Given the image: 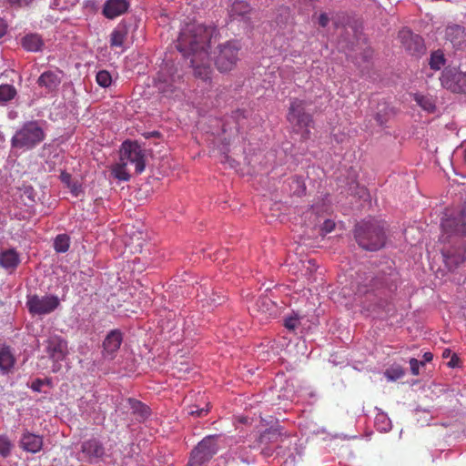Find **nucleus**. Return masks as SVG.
Segmentation results:
<instances>
[{"label": "nucleus", "instance_id": "nucleus-1", "mask_svg": "<svg viewBox=\"0 0 466 466\" xmlns=\"http://www.w3.org/2000/svg\"><path fill=\"white\" fill-rule=\"evenodd\" d=\"M217 30L202 24H187L180 31L177 48L185 57H190L196 77L208 81L212 69L209 66L208 48Z\"/></svg>", "mask_w": 466, "mask_h": 466}, {"label": "nucleus", "instance_id": "nucleus-2", "mask_svg": "<svg viewBox=\"0 0 466 466\" xmlns=\"http://www.w3.org/2000/svg\"><path fill=\"white\" fill-rule=\"evenodd\" d=\"M43 125L44 123L38 120L25 122L12 137V147L27 151L40 145L46 138Z\"/></svg>", "mask_w": 466, "mask_h": 466}, {"label": "nucleus", "instance_id": "nucleus-3", "mask_svg": "<svg viewBox=\"0 0 466 466\" xmlns=\"http://www.w3.org/2000/svg\"><path fill=\"white\" fill-rule=\"evenodd\" d=\"M354 234L359 246L369 251H376L385 244L384 228L375 221H366L358 224Z\"/></svg>", "mask_w": 466, "mask_h": 466}, {"label": "nucleus", "instance_id": "nucleus-4", "mask_svg": "<svg viewBox=\"0 0 466 466\" xmlns=\"http://www.w3.org/2000/svg\"><path fill=\"white\" fill-rule=\"evenodd\" d=\"M309 105L306 100L293 98L290 101L287 119L297 133H301L303 139L309 138L310 128L313 127V116L306 112Z\"/></svg>", "mask_w": 466, "mask_h": 466}, {"label": "nucleus", "instance_id": "nucleus-5", "mask_svg": "<svg viewBox=\"0 0 466 466\" xmlns=\"http://www.w3.org/2000/svg\"><path fill=\"white\" fill-rule=\"evenodd\" d=\"M218 51L215 58V64L220 72L232 70L238 60L240 49L238 42L228 41L218 47Z\"/></svg>", "mask_w": 466, "mask_h": 466}, {"label": "nucleus", "instance_id": "nucleus-6", "mask_svg": "<svg viewBox=\"0 0 466 466\" xmlns=\"http://www.w3.org/2000/svg\"><path fill=\"white\" fill-rule=\"evenodd\" d=\"M120 161L126 165H134L137 174H141L146 167L144 150L137 142L126 141L120 150Z\"/></svg>", "mask_w": 466, "mask_h": 466}, {"label": "nucleus", "instance_id": "nucleus-7", "mask_svg": "<svg viewBox=\"0 0 466 466\" xmlns=\"http://www.w3.org/2000/svg\"><path fill=\"white\" fill-rule=\"evenodd\" d=\"M180 76L176 73L173 66L165 65L154 78V85L166 96H171L177 88Z\"/></svg>", "mask_w": 466, "mask_h": 466}, {"label": "nucleus", "instance_id": "nucleus-8", "mask_svg": "<svg viewBox=\"0 0 466 466\" xmlns=\"http://www.w3.org/2000/svg\"><path fill=\"white\" fill-rule=\"evenodd\" d=\"M217 451L216 437L211 435L208 436L192 451L187 466H203Z\"/></svg>", "mask_w": 466, "mask_h": 466}, {"label": "nucleus", "instance_id": "nucleus-9", "mask_svg": "<svg viewBox=\"0 0 466 466\" xmlns=\"http://www.w3.org/2000/svg\"><path fill=\"white\" fill-rule=\"evenodd\" d=\"M441 228L448 237L466 238V207L447 215V218L441 222Z\"/></svg>", "mask_w": 466, "mask_h": 466}, {"label": "nucleus", "instance_id": "nucleus-10", "mask_svg": "<svg viewBox=\"0 0 466 466\" xmlns=\"http://www.w3.org/2000/svg\"><path fill=\"white\" fill-rule=\"evenodd\" d=\"M60 302L56 296H37L28 297L26 307L33 315H46L53 312L59 306Z\"/></svg>", "mask_w": 466, "mask_h": 466}, {"label": "nucleus", "instance_id": "nucleus-11", "mask_svg": "<svg viewBox=\"0 0 466 466\" xmlns=\"http://www.w3.org/2000/svg\"><path fill=\"white\" fill-rule=\"evenodd\" d=\"M445 38L458 50H466V28L459 25H450L445 29Z\"/></svg>", "mask_w": 466, "mask_h": 466}, {"label": "nucleus", "instance_id": "nucleus-12", "mask_svg": "<svg viewBox=\"0 0 466 466\" xmlns=\"http://www.w3.org/2000/svg\"><path fill=\"white\" fill-rule=\"evenodd\" d=\"M46 352L55 361L64 360L67 352V342L60 336H50L46 340Z\"/></svg>", "mask_w": 466, "mask_h": 466}, {"label": "nucleus", "instance_id": "nucleus-13", "mask_svg": "<svg viewBox=\"0 0 466 466\" xmlns=\"http://www.w3.org/2000/svg\"><path fill=\"white\" fill-rule=\"evenodd\" d=\"M442 86L454 93L466 94V73L446 72L441 78Z\"/></svg>", "mask_w": 466, "mask_h": 466}, {"label": "nucleus", "instance_id": "nucleus-14", "mask_svg": "<svg viewBox=\"0 0 466 466\" xmlns=\"http://www.w3.org/2000/svg\"><path fill=\"white\" fill-rule=\"evenodd\" d=\"M130 4L127 0H106L102 14L107 19H115L127 12Z\"/></svg>", "mask_w": 466, "mask_h": 466}, {"label": "nucleus", "instance_id": "nucleus-15", "mask_svg": "<svg viewBox=\"0 0 466 466\" xmlns=\"http://www.w3.org/2000/svg\"><path fill=\"white\" fill-rule=\"evenodd\" d=\"M398 36L405 49L412 54L419 53L423 48L421 37L409 29L400 30Z\"/></svg>", "mask_w": 466, "mask_h": 466}, {"label": "nucleus", "instance_id": "nucleus-16", "mask_svg": "<svg viewBox=\"0 0 466 466\" xmlns=\"http://www.w3.org/2000/svg\"><path fill=\"white\" fill-rule=\"evenodd\" d=\"M122 340V333L119 330L114 329L110 331L103 342L104 356L108 359H113L120 348Z\"/></svg>", "mask_w": 466, "mask_h": 466}, {"label": "nucleus", "instance_id": "nucleus-17", "mask_svg": "<svg viewBox=\"0 0 466 466\" xmlns=\"http://www.w3.org/2000/svg\"><path fill=\"white\" fill-rule=\"evenodd\" d=\"M20 446L25 451L36 453L42 450L43 438L40 435L25 431L21 438Z\"/></svg>", "mask_w": 466, "mask_h": 466}, {"label": "nucleus", "instance_id": "nucleus-18", "mask_svg": "<svg viewBox=\"0 0 466 466\" xmlns=\"http://www.w3.org/2000/svg\"><path fill=\"white\" fill-rule=\"evenodd\" d=\"M82 452L87 457L89 461L102 458L105 454V448L102 443L96 440L91 439L82 444Z\"/></svg>", "mask_w": 466, "mask_h": 466}, {"label": "nucleus", "instance_id": "nucleus-19", "mask_svg": "<svg viewBox=\"0 0 466 466\" xmlns=\"http://www.w3.org/2000/svg\"><path fill=\"white\" fill-rule=\"evenodd\" d=\"M462 246L461 248L449 250L443 254L445 263L450 269L457 268L466 260V243L463 242Z\"/></svg>", "mask_w": 466, "mask_h": 466}, {"label": "nucleus", "instance_id": "nucleus-20", "mask_svg": "<svg viewBox=\"0 0 466 466\" xmlns=\"http://www.w3.org/2000/svg\"><path fill=\"white\" fill-rule=\"evenodd\" d=\"M15 364V358L11 348L5 343H0V370L3 373L9 372Z\"/></svg>", "mask_w": 466, "mask_h": 466}, {"label": "nucleus", "instance_id": "nucleus-21", "mask_svg": "<svg viewBox=\"0 0 466 466\" xmlns=\"http://www.w3.org/2000/svg\"><path fill=\"white\" fill-rule=\"evenodd\" d=\"M37 83L40 86L46 87L50 92L58 87L61 78L56 72L46 71L38 77Z\"/></svg>", "mask_w": 466, "mask_h": 466}, {"label": "nucleus", "instance_id": "nucleus-22", "mask_svg": "<svg viewBox=\"0 0 466 466\" xmlns=\"http://www.w3.org/2000/svg\"><path fill=\"white\" fill-rule=\"evenodd\" d=\"M282 437L283 433L281 431V429L269 428L259 435L258 442L259 446L271 445L274 443H278L279 441H282Z\"/></svg>", "mask_w": 466, "mask_h": 466}, {"label": "nucleus", "instance_id": "nucleus-23", "mask_svg": "<svg viewBox=\"0 0 466 466\" xmlns=\"http://www.w3.org/2000/svg\"><path fill=\"white\" fill-rule=\"evenodd\" d=\"M21 45L28 52H38L42 50L44 41L38 34L30 33L21 39Z\"/></svg>", "mask_w": 466, "mask_h": 466}, {"label": "nucleus", "instance_id": "nucleus-24", "mask_svg": "<svg viewBox=\"0 0 466 466\" xmlns=\"http://www.w3.org/2000/svg\"><path fill=\"white\" fill-rule=\"evenodd\" d=\"M20 263L18 253L13 249H6L0 253V266L5 269H15Z\"/></svg>", "mask_w": 466, "mask_h": 466}, {"label": "nucleus", "instance_id": "nucleus-25", "mask_svg": "<svg viewBox=\"0 0 466 466\" xmlns=\"http://www.w3.org/2000/svg\"><path fill=\"white\" fill-rule=\"evenodd\" d=\"M251 11L249 5L244 0L235 1L229 9V15L232 19L245 18Z\"/></svg>", "mask_w": 466, "mask_h": 466}, {"label": "nucleus", "instance_id": "nucleus-26", "mask_svg": "<svg viewBox=\"0 0 466 466\" xmlns=\"http://www.w3.org/2000/svg\"><path fill=\"white\" fill-rule=\"evenodd\" d=\"M127 34L126 25H117L110 35V46L113 47H122L127 40Z\"/></svg>", "mask_w": 466, "mask_h": 466}, {"label": "nucleus", "instance_id": "nucleus-27", "mask_svg": "<svg viewBox=\"0 0 466 466\" xmlns=\"http://www.w3.org/2000/svg\"><path fill=\"white\" fill-rule=\"evenodd\" d=\"M16 88L13 85H0V106H6L16 96Z\"/></svg>", "mask_w": 466, "mask_h": 466}, {"label": "nucleus", "instance_id": "nucleus-28", "mask_svg": "<svg viewBox=\"0 0 466 466\" xmlns=\"http://www.w3.org/2000/svg\"><path fill=\"white\" fill-rule=\"evenodd\" d=\"M414 100L425 111L432 113L435 111V103L431 96H424L420 94L414 95Z\"/></svg>", "mask_w": 466, "mask_h": 466}, {"label": "nucleus", "instance_id": "nucleus-29", "mask_svg": "<svg viewBox=\"0 0 466 466\" xmlns=\"http://www.w3.org/2000/svg\"><path fill=\"white\" fill-rule=\"evenodd\" d=\"M386 285L385 281L381 278H370L369 284H360L357 291L360 294H365L370 291L368 287H370V290L379 289Z\"/></svg>", "mask_w": 466, "mask_h": 466}, {"label": "nucleus", "instance_id": "nucleus-30", "mask_svg": "<svg viewBox=\"0 0 466 466\" xmlns=\"http://www.w3.org/2000/svg\"><path fill=\"white\" fill-rule=\"evenodd\" d=\"M70 247V238L66 234H59L54 240V248L57 253H65Z\"/></svg>", "mask_w": 466, "mask_h": 466}, {"label": "nucleus", "instance_id": "nucleus-31", "mask_svg": "<svg viewBox=\"0 0 466 466\" xmlns=\"http://www.w3.org/2000/svg\"><path fill=\"white\" fill-rule=\"evenodd\" d=\"M384 375L389 380L395 381L405 375V370L400 364H392L385 370Z\"/></svg>", "mask_w": 466, "mask_h": 466}, {"label": "nucleus", "instance_id": "nucleus-32", "mask_svg": "<svg viewBox=\"0 0 466 466\" xmlns=\"http://www.w3.org/2000/svg\"><path fill=\"white\" fill-rule=\"evenodd\" d=\"M129 401L134 413L137 414L140 420H145L148 417L150 412L147 405L136 400H129Z\"/></svg>", "mask_w": 466, "mask_h": 466}, {"label": "nucleus", "instance_id": "nucleus-33", "mask_svg": "<svg viewBox=\"0 0 466 466\" xmlns=\"http://www.w3.org/2000/svg\"><path fill=\"white\" fill-rule=\"evenodd\" d=\"M127 165L119 160V163H117L112 169L114 177L122 181H128L130 175L127 169Z\"/></svg>", "mask_w": 466, "mask_h": 466}, {"label": "nucleus", "instance_id": "nucleus-34", "mask_svg": "<svg viewBox=\"0 0 466 466\" xmlns=\"http://www.w3.org/2000/svg\"><path fill=\"white\" fill-rule=\"evenodd\" d=\"M96 82L102 87H107L111 85L112 77L108 71L101 70L96 74Z\"/></svg>", "mask_w": 466, "mask_h": 466}, {"label": "nucleus", "instance_id": "nucleus-35", "mask_svg": "<svg viewBox=\"0 0 466 466\" xmlns=\"http://www.w3.org/2000/svg\"><path fill=\"white\" fill-rule=\"evenodd\" d=\"M12 444L7 437H0V455L7 457L11 452Z\"/></svg>", "mask_w": 466, "mask_h": 466}, {"label": "nucleus", "instance_id": "nucleus-36", "mask_svg": "<svg viewBox=\"0 0 466 466\" xmlns=\"http://www.w3.org/2000/svg\"><path fill=\"white\" fill-rule=\"evenodd\" d=\"M444 62L443 55L436 52L431 55L430 65L432 69L438 70L444 65Z\"/></svg>", "mask_w": 466, "mask_h": 466}, {"label": "nucleus", "instance_id": "nucleus-37", "mask_svg": "<svg viewBox=\"0 0 466 466\" xmlns=\"http://www.w3.org/2000/svg\"><path fill=\"white\" fill-rule=\"evenodd\" d=\"M299 324L300 321L298 316H290L284 319L285 328L291 331L295 330Z\"/></svg>", "mask_w": 466, "mask_h": 466}, {"label": "nucleus", "instance_id": "nucleus-38", "mask_svg": "<svg viewBox=\"0 0 466 466\" xmlns=\"http://www.w3.org/2000/svg\"><path fill=\"white\" fill-rule=\"evenodd\" d=\"M209 412L208 405H207L206 408L198 409L197 407H190L187 410V413L189 415L195 416V417H204Z\"/></svg>", "mask_w": 466, "mask_h": 466}, {"label": "nucleus", "instance_id": "nucleus-39", "mask_svg": "<svg viewBox=\"0 0 466 466\" xmlns=\"http://www.w3.org/2000/svg\"><path fill=\"white\" fill-rule=\"evenodd\" d=\"M259 310L267 311L273 306V302L268 298H259L256 303Z\"/></svg>", "mask_w": 466, "mask_h": 466}, {"label": "nucleus", "instance_id": "nucleus-40", "mask_svg": "<svg viewBox=\"0 0 466 466\" xmlns=\"http://www.w3.org/2000/svg\"><path fill=\"white\" fill-rule=\"evenodd\" d=\"M335 228V222L331 219H326L320 228L322 235L330 233Z\"/></svg>", "mask_w": 466, "mask_h": 466}, {"label": "nucleus", "instance_id": "nucleus-41", "mask_svg": "<svg viewBox=\"0 0 466 466\" xmlns=\"http://www.w3.org/2000/svg\"><path fill=\"white\" fill-rule=\"evenodd\" d=\"M420 365H423L422 361H419L417 359L414 358H411L410 360V371L412 375H419Z\"/></svg>", "mask_w": 466, "mask_h": 466}, {"label": "nucleus", "instance_id": "nucleus-42", "mask_svg": "<svg viewBox=\"0 0 466 466\" xmlns=\"http://www.w3.org/2000/svg\"><path fill=\"white\" fill-rule=\"evenodd\" d=\"M7 24L6 22L0 17V38H2L7 32Z\"/></svg>", "mask_w": 466, "mask_h": 466}, {"label": "nucleus", "instance_id": "nucleus-43", "mask_svg": "<svg viewBox=\"0 0 466 466\" xmlns=\"http://www.w3.org/2000/svg\"><path fill=\"white\" fill-rule=\"evenodd\" d=\"M274 449L270 447V445L261 446V453L266 456L269 457L273 454Z\"/></svg>", "mask_w": 466, "mask_h": 466}, {"label": "nucleus", "instance_id": "nucleus-44", "mask_svg": "<svg viewBox=\"0 0 466 466\" xmlns=\"http://www.w3.org/2000/svg\"><path fill=\"white\" fill-rule=\"evenodd\" d=\"M329 17L326 14H321L319 17V24L320 26L325 27L329 24Z\"/></svg>", "mask_w": 466, "mask_h": 466}, {"label": "nucleus", "instance_id": "nucleus-45", "mask_svg": "<svg viewBox=\"0 0 466 466\" xmlns=\"http://www.w3.org/2000/svg\"><path fill=\"white\" fill-rule=\"evenodd\" d=\"M460 359L456 354H453L448 365L451 368L457 367L459 365Z\"/></svg>", "mask_w": 466, "mask_h": 466}, {"label": "nucleus", "instance_id": "nucleus-46", "mask_svg": "<svg viewBox=\"0 0 466 466\" xmlns=\"http://www.w3.org/2000/svg\"><path fill=\"white\" fill-rule=\"evenodd\" d=\"M42 386V380H36L32 383L31 389L35 391H40Z\"/></svg>", "mask_w": 466, "mask_h": 466}, {"label": "nucleus", "instance_id": "nucleus-47", "mask_svg": "<svg viewBox=\"0 0 466 466\" xmlns=\"http://www.w3.org/2000/svg\"><path fill=\"white\" fill-rule=\"evenodd\" d=\"M432 359H433V355H432V353H431V352H425V353L423 354V361H422V362H423V363H424V362H430V361H431V360H432Z\"/></svg>", "mask_w": 466, "mask_h": 466}, {"label": "nucleus", "instance_id": "nucleus-48", "mask_svg": "<svg viewBox=\"0 0 466 466\" xmlns=\"http://www.w3.org/2000/svg\"><path fill=\"white\" fill-rule=\"evenodd\" d=\"M6 2L12 6L20 7L22 5V0H6Z\"/></svg>", "mask_w": 466, "mask_h": 466}, {"label": "nucleus", "instance_id": "nucleus-49", "mask_svg": "<svg viewBox=\"0 0 466 466\" xmlns=\"http://www.w3.org/2000/svg\"><path fill=\"white\" fill-rule=\"evenodd\" d=\"M70 178H71L70 174H68L66 172H62L61 173V179H62L63 182L68 183Z\"/></svg>", "mask_w": 466, "mask_h": 466}, {"label": "nucleus", "instance_id": "nucleus-50", "mask_svg": "<svg viewBox=\"0 0 466 466\" xmlns=\"http://www.w3.org/2000/svg\"><path fill=\"white\" fill-rule=\"evenodd\" d=\"M159 135H160V134H159L157 131H153V132L146 133V134H145V137H146L147 138L153 137H159Z\"/></svg>", "mask_w": 466, "mask_h": 466}, {"label": "nucleus", "instance_id": "nucleus-51", "mask_svg": "<svg viewBox=\"0 0 466 466\" xmlns=\"http://www.w3.org/2000/svg\"><path fill=\"white\" fill-rule=\"evenodd\" d=\"M451 355V350L449 349H446L443 353H442V357L443 358H448L449 356Z\"/></svg>", "mask_w": 466, "mask_h": 466}, {"label": "nucleus", "instance_id": "nucleus-52", "mask_svg": "<svg viewBox=\"0 0 466 466\" xmlns=\"http://www.w3.org/2000/svg\"><path fill=\"white\" fill-rule=\"evenodd\" d=\"M376 119H377V121H378L380 125H382V124H383V119L380 117V116L379 114L376 116Z\"/></svg>", "mask_w": 466, "mask_h": 466}, {"label": "nucleus", "instance_id": "nucleus-53", "mask_svg": "<svg viewBox=\"0 0 466 466\" xmlns=\"http://www.w3.org/2000/svg\"><path fill=\"white\" fill-rule=\"evenodd\" d=\"M464 161L466 162V149L464 151Z\"/></svg>", "mask_w": 466, "mask_h": 466}]
</instances>
